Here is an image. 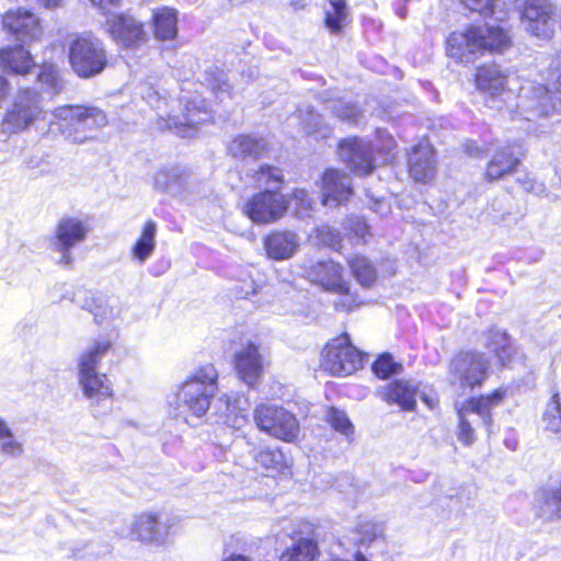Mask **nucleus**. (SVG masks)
Here are the masks:
<instances>
[{"instance_id":"09e8293b","label":"nucleus","mask_w":561,"mask_h":561,"mask_svg":"<svg viewBox=\"0 0 561 561\" xmlns=\"http://www.w3.org/2000/svg\"><path fill=\"white\" fill-rule=\"evenodd\" d=\"M316 239L327 247L334 248L340 243L341 234L329 225H321L316 229Z\"/></svg>"},{"instance_id":"1a4fd4ad","label":"nucleus","mask_w":561,"mask_h":561,"mask_svg":"<svg viewBox=\"0 0 561 561\" xmlns=\"http://www.w3.org/2000/svg\"><path fill=\"white\" fill-rule=\"evenodd\" d=\"M490 360L477 351L458 353L449 364V380L462 390L481 387L488 378Z\"/></svg>"},{"instance_id":"f03ea898","label":"nucleus","mask_w":561,"mask_h":561,"mask_svg":"<svg viewBox=\"0 0 561 561\" xmlns=\"http://www.w3.org/2000/svg\"><path fill=\"white\" fill-rule=\"evenodd\" d=\"M113 342L107 336L94 339L87 345L78 359V378L83 394L91 402H100L112 396L113 390L108 378L98 373L103 357L110 352Z\"/></svg>"},{"instance_id":"5701e85b","label":"nucleus","mask_w":561,"mask_h":561,"mask_svg":"<svg viewBox=\"0 0 561 561\" xmlns=\"http://www.w3.org/2000/svg\"><path fill=\"white\" fill-rule=\"evenodd\" d=\"M523 156V148L516 142L497 148L486 165L485 180L491 182L513 173Z\"/></svg>"},{"instance_id":"37998d69","label":"nucleus","mask_w":561,"mask_h":561,"mask_svg":"<svg viewBox=\"0 0 561 561\" xmlns=\"http://www.w3.org/2000/svg\"><path fill=\"white\" fill-rule=\"evenodd\" d=\"M327 420L335 431L347 437L354 432L353 424L347 414L342 410L330 408L327 412Z\"/></svg>"},{"instance_id":"774afa93","label":"nucleus","mask_w":561,"mask_h":561,"mask_svg":"<svg viewBox=\"0 0 561 561\" xmlns=\"http://www.w3.org/2000/svg\"><path fill=\"white\" fill-rule=\"evenodd\" d=\"M308 0H290V5L295 10H302L307 7Z\"/></svg>"},{"instance_id":"58836bf2","label":"nucleus","mask_w":561,"mask_h":561,"mask_svg":"<svg viewBox=\"0 0 561 561\" xmlns=\"http://www.w3.org/2000/svg\"><path fill=\"white\" fill-rule=\"evenodd\" d=\"M157 225L154 221L149 220L142 228L141 236L133 247V255L144 262L146 261L156 248Z\"/></svg>"},{"instance_id":"052dcab7","label":"nucleus","mask_w":561,"mask_h":561,"mask_svg":"<svg viewBox=\"0 0 561 561\" xmlns=\"http://www.w3.org/2000/svg\"><path fill=\"white\" fill-rule=\"evenodd\" d=\"M244 285L247 286V290L244 291V294L238 293V298H248L250 295H254L257 291L256 283L249 282L244 283Z\"/></svg>"},{"instance_id":"e2e57ef3","label":"nucleus","mask_w":561,"mask_h":561,"mask_svg":"<svg viewBox=\"0 0 561 561\" xmlns=\"http://www.w3.org/2000/svg\"><path fill=\"white\" fill-rule=\"evenodd\" d=\"M148 103L156 108H160V103H165V100H161L159 96L156 95V93L148 94L147 96Z\"/></svg>"},{"instance_id":"ea45409f","label":"nucleus","mask_w":561,"mask_h":561,"mask_svg":"<svg viewBox=\"0 0 561 561\" xmlns=\"http://www.w3.org/2000/svg\"><path fill=\"white\" fill-rule=\"evenodd\" d=\"M347 20L345 0H330V8L325 11V25L334 33H339Z\"/></svg>"},{"instance_id":"3c124183","label":"nucleus","mask_w":561,"mask_h":561,"mask_svg":"<svg viewBox=\"0 0 561 561\" xmlns=\"http://www.w3.org/2000/svg\"><path fill=\"white\" fill-rule=\"evenodd\" d=\"M207 80H208V83H209L211 90L214 91V93L217 94V96L220 101H222V96H221L222 94H225V93L227 95L230 94L229 84L224 79L222 71L217 70V71L213 72V78L207 79Z\"/></svg>"},{"instance_id":"0eeeda50","label":"nucleus","mask_w":561,"mask_h":561,"mask_svg":"<svg viewBox=\"0 0 561 561\" xmlns=\"http://www.w3.org/2000/svg\"><path fill=\"white\" fill-rule=\"evenodd\" d=\"M66 283H59L55 286L56 291L62 293L59 298L53 301L68 299L75 302L83 310L93 314L96 324L112 322L119 318L121 307L114 298H110L101 293H94L84 286H76L72 290L65 288Z\"/></svg>"},{"instance_id":"c756f323","label":"nucleus","mask_w":561,"mask_h":561,"mask_svg":"<svg viewBox=\"0 0 561 561\" xmlns=\"http://www.w3.org/2000/svg\"><path fill=\"white\" fill-rule=\"evenodd\" d=\"M0 65L10 73L24 76L35 67V61L22 45H14L0 50Z\"/></svg>"},{"instance_id":"72a5a7b5","label":"nucleus","mask_w":561,"mask_h":561,"mask_svg":"<svg viewBox=\"0 0 561 561\" xmlns=\"http://www.w3.org/2000/svg\"><path fill=\"white\" fill-rule=\"evenodd\" d=\"M267 148V142L262 137L252 135H239L228 146L230 154L237 158H259Z\"/></svg>"},{"instance_id":"c03bdc74","label":"nucleus","mask_w":561,"mask_h":561,"mask_svg":"<svg viewBox=\"0 0 561 561\" xmlns=\"http://www.w3.org/2000/svg\"><path fill=\"white\" fill-rule=\"evenodd\" d=\"M545 420L547 430L561 436V402L559 393L553 394L551 403L546 411Z\"/></svg>"},{"instance_id":"603ef678","label":"nucleus","mask_w":561,"mask_h":561,"mask_svg":"<svg viewBox=\"0 0 561 561\" xmlns=\"http://www.w3.org/2000/svg\"><path fill=\"white\" fill-rule=\"evenodd\" d=\"M294 199L299 205V216H309V211L312 208L313 201L305 190H296L293 194Z\"/></svg>"},{"instance_id":"f257e3e1","label":"nucleus","mask_w":561,"mask_h":561,"mask_svg":"<svg viewBox=\"0 0 561 561\" xmlns=\"http://www.w3.org/2000/svg\"><path fill=\"white\" fill-rule=\"evenodd\" d=\"M510 44L508 35L500 26H470L449 35L447 55L459 62H472L477 53L504 51Z\"/></svg>"},{"instance_id":"dca6fc26","label":"nucleus","mask_w":561,"mask_h":561,"mask_svg":"<svg viewBox=\"0 0 561 561\" xmlns=\"http://www.w3.org/2000/svg\"><path fill=\"white\" fill-rule=\"evenodd\" d=\"M288 209V201L277 191L266 188L254 195L245 205V213L256 224L280 219Z\"/></svg>"},{"instance_id":"0e129e2a","label":"nucleus","mask_w":561,"mask_h":561,"mask_svg":"<svg viewBox=\"0 0 561 561\" xmlns=\"http://www.w3.org/2000/svg\"><path fill=\"white\" fill-rule=\"evenodd\" d=\"M8 91V81L2 76H0V102L7 96Z\"/></svg>"},{"instance_id":"79ce46f5","label":"nucleus","mask_w":561,"mask_h":561,"mask_svg":"<svg viewBox=\"0 0 561 561\" xmlns=\"http://www.w3.org/2000/svg\"><path fill=\"white\" fill-rule=\"evenodd\" d=\"M252 178L257 186L272 187L283 182L282 171L271 165H262L253 173Z\"/></svg>"},{"instance_id":"c85d7f7f","label":"nucleus","mask_w":561,"mask_h":561,"mask_svg":"<svg viewBox=\"0 0 561 561\" xmlns=\"http://www.w3.org/2000/svg\"><path fill=\"white\" fill-rule=\"evenodd\" d=\"M476 82L480 91L495 98L510 89L511 77L497 65H485L477 70Z\"/></svg>"},{"instance_id":"7c9ffc66","label":"nucleus","mask_w":561,"mask_h":561,"mask_svg":"<svg viewBox=\"0 0 561 561\" xmlns=\"http://www.w3.org/2000/svg\"><path fill=\"white\" fill-rule=\"evenodd\" d=\"M299 247L298 236L290 231H276L265 239V250L274 260L291 257Z\"/></svg>"},{"instance_id":"2f4dec72","label":"nucleus","mask_w":561,"mask_h":561,"mask_svg":"<svg viewBox=\"0 0 561 561\" xmlns=\"http://www.w3.org/2000/svg\"><path fill=\"white\" fill-rule=\"evenodd\" d=\"M538 516L547 519H561V481L549 484L536 495Z\"/></svg>"},{"instance_id":"f3484780","label":"nucleus","mask_w":561,"mask_h":561,"mask_svg":"<svg viewBox=\"0 0 561 561\" xmlns=\"http://www.w3.org/2000/svg\"><path fill=\"white\" fill-rule=\"evenodd\" d=\"M339 157L355 174L367 175L373 172L374 156L371 144L357 137L341 140Z\"/></svg>"},{"instance_id":"f704fd0d","label":"nucleus","mask_w":561,"mask_h":561,"mask_svg":"<svg viewBox=\"0 0 561 561\" xmlns=\"http://www.w3.org/2000/svg\"><path fill=\"white\" fill-rule=\"evenodd\" d=\"M485 347L493 352L502 366L511 362L514 352L510 335L502 330L491 329L485 333Z\"/></svg>"},{"instance_id":"7ed1b4c3","label":"nucleus","mask_w":561,"mask_h":561,"mask_svg":"<svg viewBox=\"0 0 561 561\" xmlns=\"http://www.w3.org/2000/svg\"><path fill=\"white\" fill-rule=\"evenodd\" d=\"M218 373L214 365L199 367L180 387L176 393L179 412L175 416L191 414L203 417L210 408V399L217 390Z\"/></svg>"},{"instance_id":"412c9836","label":"nucleus","mask_w":561,"mask_h":561,"mask_svg":"<svg viewBox=\"0 0 561 561\" xmlns=\"http://www.w3.org/2000/svg\"><path fill=\"white\" fill-rule=\"evenodd\" d=\"M255 463L265 470L266 476H288L291 473L293 458L280 447L261 445L251 451Z\"/></svg>"},{"instance_id":"4d7b16f0","label":"nucleus","mask_w":561,"mask_h":561,"mask_svg":"<svg viewBox=\"0 0 561 561\" xmlns=\"http://www.w3.org/2000/svg\"><path fill=\"white\" fill-rule=\"evenodd\" d=\"M309 116V121L306 122L305 126H304V129L307 134H316L319 131L318 129V124H319V121H320V116L318 114H314V113H309L308 114Z\"/></svg>"},{"instance_id":"864d4df0","label":"nucleus","mask_w":561,"mask_h":561,"mask_svg":"<svg viewBox=\"0 0 561 561\" xmlns=\"http://www.w3.org/2000/svg\"><path fill=\"white\" fill-rule=\"evenodd\" d=\"M1 442V451L9 456H18L22 453V445L14 439L13 435Z\"/></svg>"},{"instance_id":"bb28decb","label":"nucleus","mask_w":561,"mask_h":561,"mask_svg":"<svg viewBox=\"0 0 561 561\" xmlns=\"http://www.w3.org/2000/svg\"><path fill=\"white\" fill-rule=\"evenodd\" d=\"M233 364L239 378L248 386L255 385L263 371L259 347L251 342L234 354Z\"/></svg>"},{"instance_id":"de8ad7c7","label":"nucleus","mask_w":561,"mask_h":561,"mask_svg":"<svg viewBox=\"0 0 561 561\" xmlns=\"http://www.w3.org/2000/svg\"><path fill=\"white\" fill-rule=\"evenodd\" d=\"M333 113L342 121L355 123L359 116V110L355 104L339 100L332 106Z\"/></svg>"},{"instance_id":"2eb2a0df","label":"nucleus","mask_w":561,"mask_h":561,"mask_svg":"<svg viewBox=\"0 0 561 561\" xmlns=\"http://www.w3.org/2000/svg\"><path fill=\"white\" fill-rule=\"evenodd\" d=\"M89 232L85 221L78 217H62L49 241L53 251L60 253L59 263L69 265L72 262L71 249L83 242Z\"/></svg>"},{"instance_id":"69168bd1","label":"nucleus","mask_w":561,"mask_h":561,"mask_svg":"<svg viewBox=\"0 0 561 561\" xmlns=\"http://www.w3.org/2000/svg\"><path fill=\"white\" fill-rule=\"evenodd\" d=\"M43 7L54 9L61 5L62 0H37Z\"/></svg>"},{"instance_id":"393cba45","label":"nucleus","mask_w":561,"mask_h":561,"mask_svg":"<svg viewBox=\"0 0 561 561\" xmlns=\"http://www.w3.org/2000/svg\"><path fill=\"white\" fill-rule=\"evenodd\" d=\"M419 385L413 380L396 379L379 389L380 398L389 404H397L403 411H414Z\"/></svg>"},{"instance_id":"a19ab883","label":"nucleus","mask_w":561,"mask_h":561,"mask_svg":"<svg viewBox=\"0 0 561 561\" xmlns=\"http://www.w3.org/2000/svg\"><path fill=\"white\" fill-rule=\"evenodd\" d=\"M350 268L357 280H374L376 271L370 261L360 255H356L348 261Z\"/></svg>"},{"instance_id":"e433bc0d","label":"nucleus","mask_w":561,"mask_h":561,"mask_svg":"<svg viewBox=\"0 0 561 561\" xmlns=\"http://www.w3.org/2000/svg\"><path fill=\"white\" fill-rule=\"evenodd\" d=\"M343 267L333 260L311 262L301 277L308 280H342Z\"/></svg>"},{"instance_id":"a211bd4d","label":"nucleus","mask_w":561,"mask_h":561,"mask_svg":"<svg viewBox=\"0 0 561 561\" xmlns=\"http://www.w3.org/2000/svg\"><path fill=\"white\" fill-rule=\"evenodd\" d=\"M249 400L238 393L222 394L214 404L216 422L233 430H241L249 423Z\"/></svg>"},{"instance_id":"a878e982","label":"nucleus","mask_w":561,"mask_h":561,"mask_svg":"<svg viewBox=\"0 0 561 561\" xmlns=\"http://www.w3.org/2000/svg\"><path fill=\"white\" fill-rule=\"evenodd\" d=\"M107 25L113 39L124 47H137L146 39L142 24L133 16H114L107 21Z\"/></svg>"},{"instance_id":"f8f14e48","label":"nucleus","mask_w":561,"mask_h":561,"mask_svg":"<svg viewBox=\"0 0 561 561\" xmlns=\"http://www.w3.org/2000/svg\"><path fill=\"white\" fill-rule=\"evenodd\" d=\"M505 396V390L496 389L490 394L469 399L465 407L458 411V439L463 445H471L474 439V430L466 419V413L471 412L480 416L489 434L492 433L493 417L492 410L499 407Z\"/></svg>"},{"instance_id":"6ab92c4d","label":"nucleus","mask_w":561,"mask_h":561,"mask_svg":"<svg viewBox=\"0 0 561 561\" xmlns=\"http://www.w3.org/2000/svg\"><path fill=\"white\" fill-rule=\"evenodd\" d=\"M2 23L4 28L22 43L35 42L43 34L39 19L26 10L8 11L3 16Z\"/></svg>"},{"instance_id":"20e7f679","label":"nucleus","mask_w":561,"mask_h":561,"mask_svg":"<svg viewBox=\"0 0 561 561\" xmlns=\"http://www.w3.org/2000/svg\"><path fill=\"white\" fill-rule=\"evenodd\" d=\"M54 121L72 142L82 144L93 138L88 134L107 124L105 113L94 106L65 105L53 112Z\"/></svg>"},{"instance_id":"4be33fe9","label":"nucleus","mask_w":561,"mask_h":561,"mask_svg":"<svg viewBox=\"0 0 561 561\" xmlns=\"http://www.w3.org/2000/svg\"><path fill=\"white\" fill-rule=\"evenodd\" d=\"M321 190L322 204L329 207H337L352 195V180L340 170L329 169L322 176Z\"/></svg>"},{"instance_id":"49530a36","label":"nucleus","mask_w":561,"mask_h":561,"mask_svg":"<svg viewBox=\"0 0 561 561\" xmlns=\"http://www.w3.org/2000/svg\"><path fill=\"white\" fill-rule=\"evenodd\" d=\"M37 78L41 83L47 85L48 88L55 91L61 89V81L59 79L58 69L53 64H44L41 67Z\"/></svg>"},{"instance_id":"680f3d73","label":"nucleus","mask_w":561,"mask_h":561,"mask_svg":"<svg viewBox=\"0 0 561 561\" xmlns=\"http://www.w3.org/2000/svg\"><path fill=\"white\" fill-rule=\"evenodd\" d=\"M8 436H12V431L9 428L8 424L0 419V440L5 439Z\"/></svg>"},{"instance_id":"473e14b6","label":"nucleus","mask_w":561,"mask_h":561,"mask_svg":"<svg viewBox=\"0 0 561 561\" xmlns=\"http://www.w3.org/2000/svg\"><path fill=\"white\" fill-rule=\"evenodd\" d=\"M188 175L179 167L162 168L153 179L154 188L170 194H181Z\"/></svg>"},{"instance_id":"bf43d9fd","label":"nucleus","mask_w":561,"mask_h":561,"mask_svg":"<svg viewBox=\"0 0 561 561\" xmlns=\"http://www.w3.org/2000/svg\"><path fill=\"white\" fill-rule=\"evenodd\" d=\"M518 182L520 183V186L527 192L539 193V191H541V185H538L534 180L529 179L528 176H526L524 180L518 179Z\"/></svg>"},{"instance_id":"cd10ccee","label":"nucleus","mask_w":561,"mask_h":561,"mask_svg":"<svg viewBox=\"0 0 561 561\" xmlns=\"http://www.w3.org/2000/svg\"><path fill=\"white\" fill-rule=\"evenodd\" d=\"M320 285L323 290L331 291L336 295L333 300L335 309L341 311H351L354 307L365 302V298L359 291L367 290L373 283H316Z\"/></svg>"},{"instance_id":"9d476101","label":"nucleus","mask_w":561,"mask_h":561,"mask_svg":"<svg viewBox=\"0 0 561 561\" xmlns=\"http://www.w3.org/2000/svg\"><path fill=\"white\" fill-rule=\"evenodd\" d=\"M321 366L333 376H348L363 365V354L343 333L327 343L321 354Z\"/></svg>"},{"instance_id":"4c0bfd02","label":"nucleus","mask_w":561,"mask_h":561,"mask_svg":"<svg viewBox=\"0 0 561 561\" xmlns=\"http://www.w3.org/2000/svg\"><path fill=\"white\" fill-rule=\"evenodd\" d=\"M318 545L311 539H300L287 549L279 561H317Z\"/></svg>"},{"instance_id":"a18cd8bd","label":"nucleus","mask_w":561,"mask_h":561,"mask_svg":"<svg viewBox=\"0 0 561 561\" xmlns=\"http://www.w3.org/2000/svg\"><path fill=\"white\" fill-rule=\"evenodd\" d=\"M400 366L393 360L389 354L379 356L373 364L375 375L381 379H387L398 373Z\"/></svg>"},{"instance_id":"c9c22d12","label":"nucleus","mask_w":561,"mask_h":561,"mask_svg":"<svg viewBox=\"0 0 561 561\" xmlns=\"http://www.w3.org/2000/svg\"><path fill=\"white\" fill-rule=\"evenodd\" d=\"M154 33L159 39L175 37L178 32V13L171 8H159L153 12Z\"/></svg>"},{"instance_id":"13d9d810","label":"nucleus","mask_w":561,"mask_h":561,"mask_svg":"<svg viewBox=\"0 0 561 561\" xmlns=\"http://www.w3.org/2000/svg\"><path fill=\"white\" fill-rule=\"evenodd\" d=\"M94 7L103 11H110L112 8L119 5L121 0H90Z\"/></svg>"},{"instance_id":"8fccbe9b","label":"nucleus","mask_w":561,"mask_h":561,"mask_svg":"<svg viewBox=\"0 0 561 561\" xmlns=\"http://www.w3.org/2000/svg\"><path fill=\"white\" fill-rule=\"evenodd\" d=\"M471 11L479 12L484 16L495 15V0H461Z\"/></svg>"},{"instance_id":"ddd939ff","label":"nucleus","mask_w":561,"mask_h":561,"mask_svg":"<svg viewBox=\"0 0 561 561\" xmlns=\"http://www.w3.org/2000/svg\"><path fill=\"white\" fill-rule=\"evenodd\" d=\"M174 525V517L161 518L157 513L145 512L136 515L129 527L121 531V536L146 543L163 546L168 542Z\"/></svg>"},{"instance_id":"9b49d317","label":"nucleus","mask_w":561,"mask_h":561,"mask_svg":"<svg viewBox=\"0 0 561 561\" xmlns=\"http://www.w3.org/2000/svg\"><path fill=\"white\" fill-rule=\"evenodd\" d=\"M253 419L262 432L283 442L293 443L299 436L298 420L283 407L262 403L255 408Z\"/></svg>"},{"instance_id":"4468645a","label":"nucleus","mask_w":561,"mask_h":561,"mask_svg":"<svg viewBox=\"0 0 561 561\" xmlns=\"http://www.w3.org/2000/svg\"><path fill=\"white\" fill-rule=\"evenodd\" d=\"M525 28L539 38H549L553 34L554 7L549 0H515Z\"/></svg>"},{"instance_id":"aec40b11","label":"nucleus","mask_w":561,"mask_h":561,"mask_svg":"<svg viewBox=\"0 0 561 561\" xmlns=\"http://www.w3.org/2000/svg\"><path fill=\"white\" fill-rule=\"evenodd\" d=\"M204 100H191L185 103V114L182 118L169 115L165 127L174 129L181 137H192L196 126L206 123L210 115L207 113Z\"/></svg>"},{"instance_id":"338daca9","label":"nucleus","mask_w":561,"mask_h":561,"mask_svg":"<svg viewBox=\"0 0 561 561\" xmlns=\"http://www.w3.org/2000/svg\"><path fill=\"white\" fill-rule=\"evenodd\" d=\"M332 561H369L362 552H356L352 556L351 559H341V558H337V559H334Z\"/></svg>"},{"instance_id":"423d86ee","label":"nucleus","mask_w":561,"mask_h":561,"mask_svg":"<svg viewBox=\"0 0 561 561\" xmlns=\"http://www.w3.org/2000/svg\"><path fill=\"white\" fill-rule=\"evenodd\" d=\"M69 62L80 78L89 79L100 75L107 66L103 42L91 34L77 37L69 47Z\"/></svg>"},{"instance_id":"6e6d98bb","label":"nucleus","mask_w":561,"mask_h":561,"mask_svg":"<svg viewBox=\"0 0 561 561\" xmlns=\"http://www.w3.org/2000/svg\"><path fill=\"white\" fill-rule=\"evenodd\" d=\"M367 196L374 202L371 209L380 215H385L389 211V205L383 201V198H378L373 195H370L367 192Z\"/></svg>"},{"instance_id":"b1692460","label":"nucleus","mask_w":561,"mask_h":561,"mask_svg":"<svg viewBox=\"0 0 561 561\" xmlns=\"http://www.w3.org/2000/svg\"><path fill=\"white\" fill-rule=\"evenodd\" d=\"M409 173L416 182L426 183L436 173L435 151L431 144L422 141L414 146L409 154Z\"/></svg>"},{"instance_id":"5fc2aeb1","label":"nucleus","mask_w":561,"mask_h":561,"mask_svg":"<svg viewBox=\"0 0 561 561\" xmlns=\"http://www.w3.org/2000/svg\"><path fill=\"white\" fill-rule=\"evenodd\" d=\"M348 228L354 234L360 239H364L368 233V225L365 220L359 217L348 219Z\"/></svg>"},{"instance_id":"6e6552de","label":"nucleus","mask_w":561,"mask_h":561,"mask_svg":"<svg viewBox=\"0 0 561 561\" xmlns=\"http://www.w3.org/2000/svg\"><path fill=\"white\" fill-rule=\"evenodd\" d=\"M43 113L39 93L30 88L19 89L1 122V131L11 135L26 130Z\"/></svg>"},{"instance_id":"39448f33","label":"nucleus","mask_w":561,"mask_h":561,"mask_svg":"<svg viewBox=\"0 0 561 561\" xmlns=\"http://www.w3.org/2000/svg\"><path fill=\"white\" fill-rule=\"evenodd\" d=\"M518 107L527 114L526 119L531 121L534 116H549L556 111L561 99V57H558L549 69L547 84L523 87L520 89Z\"/></svg>"}]
</instances>
